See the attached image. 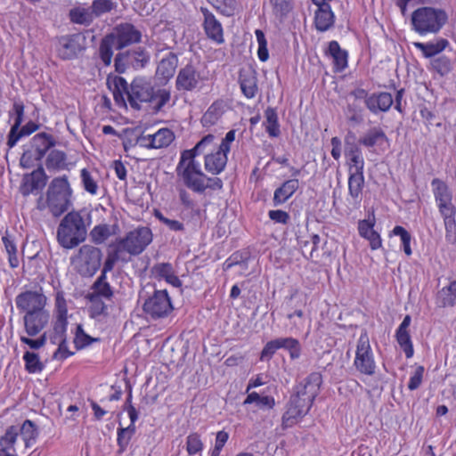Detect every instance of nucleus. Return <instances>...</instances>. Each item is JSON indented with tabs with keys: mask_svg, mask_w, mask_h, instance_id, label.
<instances>
[{
	"mask_svg": "<svg viewBox=\"0 0 456 456\" xmlns=\"http://www.w3.org/2000/svg\"><path fill=\"white\" fill-rule=\"evenodd\" d=\"M396 341L399 344L402 350L404 352L407 358L413 356L414 350L412 341L409 331L396 330L395 332Z\"/></svg>",
	"mask_w": 456,
	"mask_h": 456,
	"instance_id": "5fc2aeb1",
	"label": "nucleus"
},
{
	"mask_svg": "<svg viewBox=\"0 0 456 456\" xmlns=\"http://www.w3.org/2000/svg\"><path fill=\"white\" fill-rule=\"evenodd\" d=\"M436 205L444 219L445 239L450 243L456 240V207L452 203V192L444 181L434 178L431 182Z\"/></svg>",
	"mask_w": 456,
	"mask_h": 456,
	"instance_id": "20e7f679",
	"label": "nucleus"
},
{
	"mask_svg": "<svg viewBox=\"0 0 456 456\" xmlns=\"http://www.w3.org/2000/svg\"><path fill=\"white\" fill-rule=\"evenodd\" d=\"M19 435L18 427L10 426L8 427L4 435L0 436V448L5 449L11 452H16L14 444Z\"/></svg>",
	"mask_w": 456,
	"mask_h": 456,
	"instance_id": "37998d69",
	"label": "nucleus"
},
{
	"mask_svg": "<svg viewBox=\"0 0 456 456\" xmlns=\"http://www.w3.org/2000/svg\"><path fill=\"white\" fill-rule=\"evenodd\" d=\"M25 370L28 373H40L44 370V364L40 361L39 355L34 352L26 351L23 354Z\"/></svg>",
	"mask_w": 456,
	"mask_h": 456,
	"instance_id": "79ce46f5",
	"label": "nucleus"
},
{
	"mask_svg": "<svg viewBox=\"0 0 456 456\" xmlns=\"http://www.w3.org/2000/svg\"><path fill=\"white\" fill-rule=\"evenodd\" d=\"M20 340L21 343L27 345L29 348L37 350L41 347H43L47 340V335L46 332H44L40 335L39 338L33 339L31 337H28V335H20Z\"/></svg>",
	"mask_w": 456,
	"mask_h": 456,
	"instance_id": "338daca9",
	"label": "nucleus"
},
{
	"mask_svg": "<svg viewBox=\"0 0 456 456\" xmlns=\"http://www.w3.org/2000/svg\"><path fill=\"white\" fill-rule=\"evenodd\" d=\"M431 68L440 76L449 74L452 69V63L449 57L445 55L439 56L431 61Z\"/></svg>",
	"mask_w": 456,
	"mask_h": 456,
	"instance_id": "6e6d98bb",
	"label": "nucleus"
},
{
	"mask_svg": "<svg viewBox=\"0 0 456 456\" xmlns=\"http://www.w3.org/2000/svg\"><path fill=\"white\" fill-rule=\"evenodd\" d=\"M392 234L395 236L400 237L403 252L407 256H411L412 253L411 248V233L403 226L396 225L392 230Z\"/></svg>",
	"mask_w": 456,
	"mask_h": 456,
	"instance_id": "13d9d810",
	"label": "nucleus"
},
{
	"mask_svg": "<svg viewBox=\"0 0 456 456\" xmlns=\"http://www.w3.org/2000/svg\"><path fill=\"white\" fill-rule=\"evenodd\" d=\"M115 35L110 34L104 37L99 46V56L104 66H110L113 57V48L117 49Z\"/></svg>",
	"mask_w": 456,
	"mask_h": 456,
	"instance_id": "473e14b6",
	"label": "nucleus"
},
{
	"mask_svg": "<svg viewBox=\"0 0 456 456\" xmlns=\"http://www.w3.org/2000/svg\"><path fill=\"white\" fill-rule=\"evenodd\" d=\"M174 307L166 289L155 290L143 303L144 314L152 320L167 317Z\"/></svg>",
	"mask_w": 456,
	"mask_h": 456,
	"instance_id": "9b49d317",
	"label": "nucleus"
},
{
	"mask_svg": "<svg viewBox=\"0 0 456 456\" xmlns=\"http://www.w3.org/2000/svg\"><path fill=\"white\" fill-rule=\"evenodd\" d=\"M200 12L204 17L203 28L208 38L217 45L223 44L224 38L221 22L208 8L201 7Z\"/></svg>",
	"mask_w": 456,
	"mask_h": 456,
	"instance_id": "a211bd4d",
	"label": "nucleus"
},
{
	"mask_svg": "<svg viewBox=\"0 0 456 456\" xmlns=\"http://www.w3.org/2000/svg\"><path fill=\"white\" fill-rule=\"evenodd\" d=\"M89 296H95L98 298H103L105 300H111L114 295L113 289L110 284L107 281V276L104 273L96 279L92 286V291L88 293Z\"/></svg>",
	"mask_w": 456,
	"mask_h": 456,
	"instance_id": "7c9ffc66",
	"label": "nucleus"
},
{
	"mask_svg": "<svg viewBox=\"0 0 456 456\" xmlns=\"http://www.w3.org/2000/svg\"><path fill=\"white\" fill-rule=\"evenodd\" d=\"M318 6L314 13V25L318 31L325 32L335 23V14L329 3L314 4Z\"/></svg>",
	"mask_w": 456,
	"mask_h": 456,
	"instance_id": "412c9836",
	"label": "nucleus"
},
{
	"mask_svg": "<svg viewBox=\"0 0 456 456\" xmlns=\"http://www.w3.org/2000/svg\"><path fill=\"white\" fill-rule=\"evenodd\" d=\"M81 183L83 184L84 189L92 195H96L98 192V184L95 179L93 177L91 173L86 169L83 168L81 170Z\"/></svg>",
	"mask_w": 456,
	"mask_h": 456,
	"instance_id": "052dcab7",
	"label": "nucleus"
},
{
	"mask_svg": "<svg viewBox=\"0 0 456 456\" xmlns=\"http://www.w3.org/2000/svg\"><path fill=\"white\" fill-rule=\"evenodd\" d=\"M46 183V175L42 167L34 170L28 175H25L20 184V192L28 196L36 191L42 189Z\"/></svg>",
	"mask_w": 456,
	"mask_h": 456,
	"instance_id": "aec40b11",
	"label": "nucleus"
},
{
	"mask_svg": "<svg viewBox=\"0 0 456 456\" xmlns=\"http://www.w3.org/2000/svg\"><path fill=\"white\" fill-rule=\"evenodd\" d=\"M327 54L332 58L336 71L341 72L347 67L348 53L342 49L337 41L333 40L329 43Z\"/></svg>",
	"mask_w": 456,
	"mask_h": 456,
	"instance_id": "cd10ccee",
	"label": "nucleus"
},
{
	"mask_svg": "<svg viewBox=\"0 0 456 456\" xmlns=\"http://www.w3.org/2000/svg\"><path fill=\"white\" fill-rule=\"evenodd\" d=\"M353 366L365 376H373L376 373L377 363L366 330H362L356 341Z\"/></svg>",
	"mask_w": 456,
	"mask_h": 456,
	"instance_id": "6e6552de",
	"label": "nucleus"
},
{
	"mask_svg": "<svg viewBox=\"0 0 456 456\" xmlns=\"http://www.w3.org/2000/svg\"><path fill=\"white\" fill-rule=\"evenodd\" d=\"M47 297L43 293L42 289L39 290H26L20 293L15 297L16 307L24 314L30 312L45 311Z\"/></svg>",
	"mask_w": 456,
	"mask_h": 456,
	"instance_id": "ddd939ff",
	"label": "nucleus"
},
{
	"mask_svg": "<svg viewBox=\"0 0 456 456\" xmlns=\"http://www.w3.org/2000/svg\"><path fill=\"white\" fill-rule=\"evenodd\" d=\"M171 93L169 90L162 88L153 90L152 100L149 102L153 103V110L155 112H159L162 108L170 101Z\"/></svg>",
	"mask_w": 456,
	"mask_h": 456,
	"instance_id": "864d4df0",
	"label": "nucleus"
},
{
	"mask_svg": "<svg viewBox=\"0 0 456 456\" xmlns=\"http://www.w3.org/2000/svg\"><path fill=\"white\" fill-rule=\"evenodd\" d=\"M299 187V181L297 178L285 181L273 192V203L274 207L284 204L289 200Z\"/></svg>",
	"mask_w": 456,
	"mask_h": 456,
	"instance_id": "a878e982",
	"label": "nucleus"
},
{
	"mask_svg": "<svg viewBox=\"0 0 456 456\" xmlns=\"http://www.w3.org/2000/svg\"><path fill=\"white\" fill-rule=\"evenodd\" d=\"M68 327V320L55 319L53 332L49 335L52 344L64 342L66 339V332Z\"/></svg>",
	"mask_w": 456,
	"mask_h": 456,
	"instance_id": "c03bdc74",
	"label": "nucleus"
},
{
	"mask_svg": "<svg viewBox=\"0 0 456 456\" xmlns=\"http://www.w3.org/2000/svg\"><path fill=\"white\" fill-rule=\"evenodd\" d=\"M203 77L196 68L187 64L182 68L175 79V87L178 91L191 92L200 88Z\"/></svg>",
	"mask_w": 456,
	"mask_h": 456,
	"instance_id": "2eb2a0df",
	"label": "nucleus"
},
{
	"mask_svg": "<svg viewBox=\"0 0 456 456\" xmlns=\"http://www.w3.org/2000/svg\"><path fill=\"white\" fill-rule=\"evenodd\" d=\"M152 241V232L148 227H139L117 241L118 249L132 256L140 255Z\"/></svg>",
	"mask_w": 456,
	"mask_h": 456,
	"instance_id": "9d476101",
	"label": "nucleus"
},
{
	"mask_svg": "<svg viewBox=\"0 0 456 456\" xmlns=\"http://www.w3.org/2000/svg\"><path fill=\"white\" fill-rule=\"evenodd\" d=\"M239 82L245 97L252 99L256 95L258 92L257 77L254 70L240 71Z\"/></svg>",
	"mask_w": 456,
	"mask_h": 456,
	"instance_id": "bb28decb",
	"label": "nucleus"
},
{
	"mask_svg": "<svg viewBox=\"0 0 456 456\" xmlns=\"http://www.w3.org/2000/svg\"><path fill=\"white\" fill-rule=\"evenodd\" d=\"M322 384V376L315 371L294 387L293 394L281 417L282 429L292 428L309 412Z\"/></svg>",
	"mask_w": 456,
	"mask_h": 456,
	"instance_id": "f257e3e1",
	"label": "nucleus"
},
{
	"mask_svg": "<svg viewBox=\"0 0 456 456\" xmlns=\"http://www.w3.org/2000/svg\"><path fill=\"white\" fill-rule=\"evenodd\" d=\"M86 238V227L83 216L77 211L69 212L57 228L58 242L62 248L71 249L83 242Z\"/></svg>",
	"mask_w": 456,
	"mask_h": 456,
	"instance_id": "423d86ee",
	"label": "nucleus"
},
{
	"mask_svg": "<svg viewBox=\"0 0 456 456\" xmlns=\"http://www.w3.org/2000/svg\"><path fill=\"white\" fill-rule=\"evenodd\" d=\"M229 439V434L224 431L221 430L216 433L215 445L212 450V456H219L221 451L223 450L224 444Z\"/></svg>",
	"mask_w": 456,
	"mask_h": 456,
	"instance_id": "774afa93",
	"label": "nucleus"
},
{
	"mask_svg": "<svg viewBox=\"0 0 456 456\" xmlns=\"http://www.w3.org/2000/svg\"><path fill=\"white\" fill-rule=\"evenodd\" d=\"M154 87L152 85L143 79L135 78L130 85L127 100L132 108L140 110L143 102H149L152 100Z\"/></svg>",
	"mask_w": 456,
	"mask_h": 456,
	"instance_id": "4468645a",
	"label": "nucleus"
},
{
	"mask_svg": "<svg viewBox=\"0 0 456 456\" xmlns=\"http://www.w3.org/2000/svg\"><path fill=\"white\" fill-rule=\"evenodd\" d=\"M375 217L372 219L360 220L358 223V232L362 238L367 240L372 250L382 248V239L378 232L374 230Z\"/></svg>",
	"mask_w": 456,
	"mask_h": 456,
	"instance_id": "4be33fe9",
	"label": "nucleus"
},
{
	"mask_svg": "<svg viewBox=\"0 0 456 456\" xmlns=\"http://www.w3.org/2000/svg\"><path fill=\"white\" fill-rule=\"evenodd\" d=\"M265 131L270 137L276 138L281 134L278 114L275 109L268 107L265 111Z\"/></svg>",
	"mask_w": 456,
	"mask_h": 456,
	"instance_id": "4c0bfd02",
	"label": "nucleus"
},
{
	"mask_svg": "<svg viewBox=\"0 0 456 456\" xmlns=\"http://www.w3.org/2000/svg\"><path fill=\"white\" fill-rule=\"evenodd\" d=\"M227 154L228 152L222 151L220 148H217L215 152L205 155L204 167L206 171L214 175L221 174L227 164Z\"/></svg>",
	"mask_w": 456,
	"mask_h": 456,
	"instance_id": "b1692460",
	"label": "nucleus"
},
{
	"mask_svg": "<svg viewBox=\"0 0 456 456\" xmlns=\"http://www.w3.org/2000/svg\"><path fill=\"white\" fill-rule=\"evenodd\" d=\"M177 64L178 58L176 54L169 52L158 64L156 75L164 80H168L174 76Z\"/></svg>",
	"mask_w": 456,
	"mask_h": 456,
	"instance_id": "c85d7f7f",
	"label": "nucleus"
},
{
	"mask_svg": "<svg viewBox=\"0 0 456 456\" xmlns=\"http://www.w3.org/2000/svg\"><path fill=\"white\" fill-rule=\"evenodd\" d=\"M387 140V137L380 127H372L360 138L359 142L365 147L370 148Z\"/></svg>",
	"mask_w": 456,
	"mask_h": 456,
	"instance_id": "ea45409f",
	"label": "nucleus"
},
{
	"mask_svg": "<svg viewBox=\"0 0 456 456\" xmlns=\"http://www.w3.org/2000/svg\"><path fill=\"white\" fill-rule=\"evenodd\" d=\"M448 21V14L442 8L422 6L411 15V29L421 37L436 35Z\"/></svg>",
	"mask_w": 456,
	"mask_h": 456,
	"instance_id": "39448f33",
	"label": "nucleus"
},
{
	"mask_svg": "<svg viewBox=\"0 0 456 456\" xmlns=\"http://www.w3.org/2000/svg\"><path fill=\"white\" fill-rule=\"evenodd\" d=\"M346 155L349 158V174L352 175H363L364 170V159L361 149L354 146L352 147Z\"/></svg>",
	"mask_w": 456,
	"mask_h": 456,
	"instance_id": "c9c22d12",
	"label": "nucleus"
},
{
	"mask_svg": "<svg viewBox=\"0 0 456 456\" xmlns=\"http://www.w3.org/2000/svg\"><path fill=\"white\" fill-rule=\"evenodd\" d=\"M121 253H122V251L118 249V246H116V249L113 252H110L108 254V256L105 259V262L103 264V268H102V273H104V275L106 276L107 273L112 271L116 263L118 260L124 261V258L121 256Z\"/></svg>",
	"mask_w": 456,
	"mask_h": 456,
	"instance_id": "69168bd1",
	"label": "nucleus"
},
{
	"mask_svg": "<svg viewBox=\"0 0 456 456\" xmlns=\"http://www.w3.org/2000/svg\"><path fill=\"white\" fill-rule=\"evenodd\" d=\"M114 35L118 50L123 49L131 44L138 43L142 37L141 32L130 23L118 25Z\"/></svg>",
	"mask_w": 456,
	"mask_h": 456,
	"instance_id": "6ab92c4d",
	"label": "nucleus"
},
{
	"mask_svg": "<svg viewBox=\"0 0 456 456\" xmlns=\"http://www.w3.org/2000/svg\"><path fill=\"white\" fill-rule=\"evenodd\" d=\"M438 298L442 306H452L456 305V280L452 281L448 287L439 291Z\"/></svg>",
	"mask_w": 456,
	"mask_h": 456,
	"instance_id": "de8ad7c7",
	"label": "nucleus"
},
{
	"mask_svg": "<svg viewBox=\"0 0 456 456\" xmlns=\"http://www.w3.org/2000/svg\"><path fill=\"white\" fill-rule=\"evenodd\" d=\"M112 234L110 225L107 224H101L95 225L90 232V237L95 244H102Z\"/></svg>",
	"mask_w": 456,
	"mask_h": 456,
	"instance_id": "09e8293b",
	"label": "nucleus"
},
{
	"mask_svg": "<svg viewBox=\"0 0 456 456\" xmlns=\"http://www.w3.org/2000/svg\"><path fill=\"white\" fill-rule=\"evenodd\" d=\"M392 94L387 92L372 93L367 99L366 108L372 113L387 112L393 105Z\"/></svg>",
	"mask_w": 456,
	"mask_h": 456,
	"instance_id": "5701e85b",
	"label": "nucleus"
},
{
	"mask_svg": "<svg viewBox=\"0 0 456 456\" xmlns=\"http://www.w3.org/2000/svg\"><path fill=\"white\" fill-rule=\"evenodd\" d=\"M449 45L445 38H439L436 42H414L415 48L419 50L425 58H431L442 53Z\"/></svg>",
	"mask_w": 456,
	"mask_h": 456,
	"instance_id": "c756f323",
	"label": "nucleus"
},
{
	"mask_svg": "<svg viewBox=\"0 0 456 456\" xmlns=\"http://www.w3.org/2000/svg\"><path fill=\"white\" fill-rule=\"evenodd\" d=\"M45 166L48 170L60 171L67 167V155L60 150H53L49 152Z\"/></svg>",
	"mask_w": 456,
	"mask_h": 456,
	"instance_id": "58836bf2",
	"label": "nucleus"
},
{
	"mask_svg": "<svg viewBox=\"0 0 456 456\" xmlns=\"http://www.w3.org/2000/svg\"><path fill=\"white\" fill-rule=\"evenodd\" d=\"M2 240L4 245L5 251L8 255V262L10 266L12 268L18 267L20 261L17 255V247L14 243V240L7 234L3 236Z\"/></svg>",
	"mask_w": 456,
	"mask_h": 456,
	"instance_id": "8fccbe9b",
	"label": "nucleus"
},
{
	"mask_svg": "<svg viewBox=\"0 0 456 456\" xmlns=\"http://www.w3.org/2000/svg\"><path fill=\"white\" fill-rule=\"evenodd\" d=\"M99 338H94L87 335L81 325H78L77 327V332L74 338V344L77 347V349H82L89 345H91L93 342L99 341Z\"/></svg>",
	"mask_w": 456,
	"mask_h": 456,
	"instance_id": "680f3d73",
	"label": "nucleus"
},
{
	"mask_svg": "<svg viewBox=\"0 0 456 456\" xmlns=\"http://www.w3.org/2000/svg\"><path fill=\"white\" fill-rule=\"evenodd\" d=\"M215 138V135L211 134H207L192 149L184 150L181 153H191L193 156V159H196L197 156L203 154L213 145Z\"/></svg>",
	"mask_w": 456,
	"mask_h": 456,
	"instance_id": "3c124183",
	"label": "nucleus"
},
{
	"mask_svg": "<svg viewBox=\"0 0 456 456\" xmlns=\"http://www.w3.org/2000/svg\"><path fill=\"white\" fill-rule=\"evenodd\" d=\"M57 143L51 134L41 132L35 134L29 142L30 149L25 151L20 157V163L24 168H30L45 156L47 151Z\"/></svg>",
	"mask_w": 456,
	"mask_h": 456,
	"instance_id": "0eeeda50",
	"label": "nucleus"
},
{
	"mask_svg": "<svg viewBox=\"0 0 456 456\" xmlns=\"http://www.w3.org/2000/svg\"><path fill=\"white\" fill-rule=\"evenodd\" d=\"M87 299L90 303L88 311L91 318L96 319L100 316L108 315V306L102 301L103 298H98L95 296L87 295Z\"/></svg>",
	"mask_w": 456,
	"mask_h": 456,
	"instance_id": "a19ab883",
	"label": "nucleus"
},
{
	"mask_svg": "<svg viewBox=\"0 0 456 456\" xmlns=\"http://www.w3.org/2000/svg\"><path fill=\"white\" fill-rule=\"evenodd\" d=\"M55 319L68 320V305L63 291L55 295Z\"/></svg>",
	"mask_w": 456,
	"mask_h": 456,
	"instance_id": "bf43d9fd",
	"label": "nucleus"
},
{
	"mask_svg": "<svg viewBox=\"0 0 456 456\" xmlns=\"http://www.w3.org/2000/svg\"><path fill=\"white\" fill-rule=\"evenodd\" d=\"M175 134L168 128H161L152 134L154 149L167 147L174 141Z\"/></svg>",
	"mask_w": 456,
	"mask_h": 456,
	"instance_id": "a18cd8bd",
	"label": "nucleus"
},
{
	"mask_svg": "<svg viewBox=\"0 0 456 456\" xmlns=\"http://www.w3.org/2000/svg\"><path fill=\"white\" fill-rule=\"evenodd\" d=\"M24 110L25 106L20 100H15L13 102L12 110L10 111V116L13 118V124L10 129L12 133L20 127L24 120Z\"/></svg>",
	"mask_w": 456,
	"mask_h": 456,
	"instance_id": "603ef678",
	"label": "nucleus"
},
{
	"mask_svg": "<svg viewBox=\"0 0 456 456\" xmlns=\"http://www.w3.org/2000/svg\"><path fill=\"white\" fill-rule=\"evenodd\" d=\"M39 125L34 121H28L24 126H20L14 133L9 131L7 136V145L9 148H13L18 141L23 136H28L37 130H38Z\"/></svg>",
	"mask_w": 456,
	"mask_h": 456,
	"instance_id": "f704fd0d",
	"label": "nucleus"
},
{
	"mask_svg": "<svg viewBox=\"0 0 456 456\" xmlns=\"http://www.w3.org/2000/svg\"><path fill=\"white\" fill-rule=\"evenodd\" d=\"M364 186L363 175L349 174L348 195L346 197V208L349 212L359 209L362 200V190Z\"/></svg>",
	"mask_w": 456,
	"mask_h": 456,
	"instance_id": "f3484780",
	"label": "nucleus"
},
{
	"mask_svg": "<svg viewBox=\"0 0 456 456\" xmlns=\"http://www.w3.org/2000/svg\"><path fill=\"white\" fill-rule=\"evenodd\" d=\"M107 84L110 88L113 87V96L116 102H118L119 99L124 102L125 94L128 97L130 86H128V84L124 77L118 76H115L113 77H109Z\"/></svg>",
	"mask_w": 456,
	"mask_h": 456,
	"instance_id": "e433bc0d",
	"label": "nucleus"
},
{
	"mask_svg": "<svg viewBox=\"0 0 456 456\" xmlns=\"http://www.w3.org/2000/svg\"><path fill=\"white\" fill-rule=\"evenodd\" d=\"M126 58L134 69L143 68L150 59L148 53L142 48L127 52Z\"/></svg>",
	"mask_w": 456,
	"mask_h": 456,
	"instance_id": "49530a36",
	"label": "nucleus"
},
{
	"mask_svg": "<svg viewBox=\"0 0 456 456\" xmlns=\"http://www.w3.org/2000/svg\"><path fill=\"white\" fill-rule=\"evenodd\" d=\"M225 103L222 100L215 101L203 114L200 122L203 127L209 128L221 120L225 112Z\"/></svg>",
	"mask_w": 456,
	"mask_h": 456,
	"instance_id": "393cba45",
	"label": "nucleus"
},
{
	"mask_svg": "<svg viewBox=\"0 0 456 456\" xmlns=\"http://www.w3.org/2000/svg\"><path fill=\"white\" fill-rule=\"evenodd\" d=\"M90 8L95 19L111 12L116 8V4L111 0H94Z\"/></svg>",
	"mask_w": 456,
	"mask_h": 456,
	"instance_id": "4d7b16f0",
	"label": "nucleus"
},
{
	"mask_svg": "<svg viewBox=\"0 0 456 456\" xmlns=\"http://www.w3.org/2000/svg\"><path fill=\"white\" fill-rule=\"evenodd\" d=\"M18 430L26 448H30L36 444L39 432L33 421L26 419L20 428L18 427Z\"/></svg>",
	"mask_w": 456,
	"mask_h": 456,
	"instance_id": "72a5a7b5",
	"label": "nucleus"
},
{
	"mask_svg": "<svg viewBox=\"0 0 456 456\" xmlns=\"http://www.w3.org/2000/svg\"><path fill=\"white\" fill-rule=\"evenodd\" d=\"M177 176L183 183L196 193H204L207 189L220 190L223 181L218 177H208L201 169V165L191 153H181L175 167Z\"/></svg>",
	"mask_w": 456,
	"mask_h": 456,
	"instance_id": "f03ea898",
	"label": "nucleus"
},
{
	"mask_svg": "<svg viewBox=\"0 0 456 456\" xmlns=\"http://www.w3.org/2000/svg\"><path fill=\"white\" fill-rule=\"evenodd\" d=\"M154 216L163 224H165L170 231L183 232L184 225L182 222L175 219L166 217L159 210H155Z\"/></svg>",
	"mask_w": 456,
	"mask_h": 456,
	"instance_id": "0e129e2a",
	"label": "nucleus"
},
{
	"mask_svg": "<svg viewBox=\"0 0 456 456\" xmlns=\"http://www.w3.org/2000/svg\"><path fill=\"white\" fill-rule=\"evenodd\" d=\"M50 313L48 310L30 312L23 315V326L28 337L39 335L48 325Z\"/></svg>",
	"mask_w": 456,
	"mask_h": 456,
	"instance_id": "dca6fc26",
	"label": "nucleus"
},
{
	"mask_svg": "<svg viewBox=\"0 0 456 456\" xmlns=\"http://www.w3.org/2000/svg\"><path fill=\"white\" fill-rule=\"evenodd\" d=\"M203 450V443L197 433L190 434L186 438V451L189 455L200 452Z\"/></svg>",
	"mask_w": 456,
	"mask_h": 456,
	"instance_id": "e2e57ef3",
	"label": "nucleus"
},
{
	"mask_svg": "<svg viewBox=\"0 0 456 456\" xmlns=\"http://www.w3.org/2000/svg\"><path fill=\"white\" fill-rule=\"evenodd\" d=\"M72 193L67 175L55 177L47 188L45 200L43 198L37 200V208L39 210L47 208L54 217H59L71 206Z\"/></svg>",
	"mask_w": 456,
	"mask_h": 456,
	"instance_id": "7ed1b4c3",
	"label": "nucleus"
},
{
	"mask_svg": "<svg viewBox=\"0 0 456 456\" xmlns=\"http://www.w3.org/2000/svg\"><path fill=\"white\" fill-rule=\"evenodd\" d=\"M69 18L72 23L83 26L91 25L94 20L91 8L81 5L71 8Z\"/></svg>",
	"mask_w": 456,
	"mask_h": 456,
	"instance_id": "2f4dec72",
	"label": "nucleus"
},
{
	"mask_svg": "<svg viewBox=\"0 0 456 456\" xmlns=\"http://www.w3.org/2000/svg\"><path fill=\"white\" fill-rule=\"evenodd\" d=\"M102 257V253L100 248L83 245L75 258L78 272L83 275H94L101 266Z\"/></svg>",
	"mask_w": 456,
	"mask_h": 456,
	"instance_id": "f8f14e48",
	"label": "nucleus"
},
{
	"mask_svg": "<svg viewBox=\"0 0 456 456\" xmlns=\"http://www.w3.org/2000/svg\"><path fill=\"white\" fill-rule=\"evenodd\" d=\"M86 39L82 33L67 34L58 37L54 43V51L57 57L63 61H69L86 50Z\"/></svg>",
	"mask_w": 456,
	"mask_h": 456,
	"instance_id": "1a4fd4ad",
	"label": "nucleus"
}]
</instances>
